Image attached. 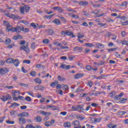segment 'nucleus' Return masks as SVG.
Instances as JSON below:
<instances>
[{
	"label": "nucleus",
	"mask_w": 128,
	"mask_h": 128,
	"mask_svg": "<svg viewBox=\"0 0 128 128\" xmlns=\"http://www.w3.org/2000/svg\"><path fill=\"white\" fill-rule=\"evenodd\" d=\"M20 50H24L26 54H30V48H28V43H26V45H22L20 46Z\"/></svg>",
	"instance_id": "nucleus-1"
},
{
	"label": "nucleus",
	"mask_w": 128,
	"mask_h": 128,
	"mask_svg": "<svg viewBox=\"0 0 128 128\" xmlns=\"http://www.w3.org/2000/svg\"><path fill=\"white\" fill-rule=\"evenodd\" d=\"M30 8L28 6H21L20 7V12L22 14H24V12L26 11V12H30Z\"/></svg>",
	"instance_id": "nucleus-2"
},
{
	"label": "nucleus",
	"mask_w": 128,
	"mask_h": 128,
	"mask_svg": "<svg viewBox=\"0 0 128 128\" xmlns=\"http://www.w3.org/2000/svg\"><path fill=\"white\" fill-rule=\"evenodd\" d=\"M0 100L4 102H6V100H12V96L10 94H6V96H2L0 98Z\"/></svg>",
	"instance_id": "nucleus-3"
},
{
	"label": "nucleus",
	"mask_w": 128,
	"mask_h": 128,
	"mask_svg": "<svg viewBox=\"0 0 128 128\" xmlns=\"http://www.w3.org/2000/svg\"><path fill=\"white\" fill-rule=\"evenodd\" d=\"M4 16H6L8 18H13V20H16V18H18V16L12 14L6 13Z\"/></svg>",
	"instance_id": "nucleus-4"
},
{
	"label": "nucleus",
	"mask_w": 128,
	"mask_h": 128,
	"mask_svg": "<svg viewBox=\"0 0 128 128\" xmlns=\"http://www.w3.org/2000/svg\"><path fill=\"white\" fill-rule=\"evenodd\" d=\"M72 126H74V128H80L82 126L80 124V122L78 120H75L72 122Z\"/></svg>",
	"instance_id": "nucleus-5"
},
{
	"label": "nucleus",
	"mask_w": 128,
	"mask_h": 128,
	"mask_svg": "<svg viewBox=\"0 0 128 128\" xmlns=\"http://www.w3.org/2000/svg\"><path fill=\"white\" fill-rule=\"evenodd\" d=\"M82 50H84L82 47L76 46L73 48V52H82Z\"/></svg>",
	"instance_id": "nucleus-6"
},
{
	"label": "nucleus",
	"mask_w": 128,
	"mask_h": 128,
	"mask_svg": "<svg viewBox=\"0 0 128 128\" xmlns=\"http://www.w3.org/2000/svg\"><path fill=\"white\" fill-rule=\"evenodd\" d=\"M7 72H8V68H0V74L4 75V74H6Z\"/></svg>",
	"instance_id": "nucleus-7"
},
{
	"label": "nucleus",
	"mask_w": 128,
	"mask_h": 128,
	"mask_svg": "<svg viewBox=\"0 0 128 128\" xmlns=\"http://www.w3.org/2000/svg\"><path fill=\"white\" fill-rule=\"evenodd\" d=\"M40 112L41 114H42V116H51L52 114V112H46L42 110H40Z\"/></svg>",
	"instance_id": "nucleus-8"
},
{
	"label": "nucleus",
	"mask_w": 128,
	"mask_h": 128,
	"mask_svg": "<svg viewBox=\"0 0 128 128\" xmlns=\"http://www.w3.org/2000/svg\"><path fill=\"white\" fill-rule=\"evenodd\" d=\"M18 116H21L22 118H24V116H28V113L24 112L19 114Z\"/></svg>",
	"instance_id": "nucleus-9"
},
{
	"label": "nucleus",
	"mask_w": 128,
	"mask_h": 128,
	"mask_svg": "<svg viewBox=\"0 0 128 128\" xmlns=\"http://www.w3.org/2000/svg\"><path fill=\"white\" fill-rule=\"evenodd\" d=\"M26 122V118H19V122L20 124H24Z\"/></svg>",
	"instance_id": "nucleus-10"
},
{
	"label": "nucleus",
	"mask_w": 128,
	"mask_h": 128,
	"mask_svg": "<svg viewBox=\"0 0 128 128\" xmlns=\"http://www.w3.org/2000/svg\"><path fill=\"white\" fill-rule=\"evenodd\" d=\"M60 68H64L65 70H70V65L62 64L60 66Z\"/></svg>",
	"instance_id": "nucleus-11"
},
{
	"label": "nucleus",
	"mask_w": 128,
	"mask_h": 128,
	"mask_svg": "<svg viewBox=\"0 0 128 128\" xmlns=\"http://www.w3.org/2000/svg\"><path fill=\"white\" fill-rule=\"evenodd\" d=\"M6 30L8 32H15L14 28H12V26L11 27L6 28Z\"/></svg>",
	"instance_id": "nucleus-12"
},
{
	"label": "nucleus",
	"mask_w": 128,
	"mask_h": 128,
	"mask_svg": "<svg viewBox=\"0 0 128 128\" xmlns=\"http://www.w3.org/2000/svg\"><path fill=\"white\" fill-rule=\"evenodd\" d=\"M52 10H58V12H64V10L58 7V6H55L54 7L52 8Z\"/></svg>",
	"instance_id": "nucleus-13"
},
{
	"label": "nucleus",
	"mask_w": 128,
	"mask_h": 128,
	"mask_svg": "<svg viewBox=\"0 0 128 128\" xmlns=\"http://www.w3.org/2000/svg\"><path fill=\"white\" fill-rule=\"evenodd\" d=\"M52 22L54 24H57V26H58V25L60 24H61L60 20H58V18L54 19L52 20Z\"/></svg>",
	"instance_id": "nucleus-14"
},
{
	"label": "nucleus",
	"mask_w": 128,
	"mask_h": 128,
	"mask_svg": "<svg viewBox=\"0 0 128 128\" xmlns=\"http://www.w3.org/2000/svg\"><path fill=\"white\" fill-rule=\"evenodd\" d=\"M42 120V118L41 116H37L34 118V120H36V122H40Z\"/></svg>",
	"instance_id": "nucleus-15"
},
{
	"label": "nucleus",
	"mask_w": 128,
	"mask_h": 128,
	"mask_svg": "<svg viewBox=\"0 0 128 128\" xmlns=\"http://www.w3.org/2000/svg\"><path fill=\"white\" fill-rule=\"evenodd\" d=\"M13 64L15 66H18V64H20V62L18 61V59H16L15 60H13Z\"/></svg>",
	"instance_id": "nucleus-16"
},
{
	"label": "nucleus",
	"mask_w": 128,
	"mask_h": 128,
	"mask_svg": "<svg viewBox=\"0 0 128 128\" xmlns=\"http://www.w3.org/2000/svg\"><path fill=\"white\" fill-rule=\"evenodd\" d=\"M3 24L4 26H6V28H11V26H10V22H8L6 21V20L3 21Z\"/></svg>",
	"instance_id": "nucleus-17"
},
{
	"label": "nucleus",
	"mask_w": 128,
	"mask_h": 128,
	"mask_svg": "<svg viewBox=\"0 0 128 128\" xmlns=\"http://www.w3.org/2000/svg\"><path fill=\"white\" fill-rule=\"evenodd\" d=\"M64 128H70V126H72V124L70 122H67L64 124Z\"/></svg>",
	"instance_id": "nucleus-18"
},
{
	"label": "nucleus",
	"mask_w": 128,
	"mask_h": 128,
	"mask_svg": "<svg viewBox=\"0 0 128 128\" xmlns=\"http://www.w3.org/2000/svg\"><path fill=\"white\" fill-rule=\"evenodd\" d=\"M34 82H35L36 84H42V80H40V78H34Z\"/></svg>",
	"instance_id": "nucleus-19"
},
{
	"label": "nucleus",
	"mask_w": 128,
	"mask_h": 128,
	"mask_svg": "<svg viewBox=\"0 0 128 128\" xmlns=\"http://www.w3.org/2000/svg\"><path fill=\"white\" fill-rule=\"evenodd\" d=\"M14 30H15V32H22V28H20V26H18L16 28H14Z\"/></svg>",
	"instance_id": "nucleus-20"
},
{
	"label": "nucleus",
	"mask_w": 128,
	"mask_h": 128,
	"mask_svg": "<svg viewBox=\"0 0 128 128\" xmlns=\"http://www.w3.org/2000/svg\"><path fill=\"white\" fill-rule=\"evenodd\" d=\"M96 48H104V45L100 43H96Z\"/></svg>",
	"instance_id": "nucleus-21"
},
{
	"label": "nucleus",
	"mask_w": 128,
	"mask_h": 128,
	"mask_svg": "<svg viewBox=\"0 0 128 128\" xmlns=\"http://www.w3.org/2000/svg\"><path fill=\"white\" fill-rule=\"evenodd\" d=\"M82 74H78L74 76V78L75 80H76L78 78H82Z\"/></svg>",
	"instance_id": "nucleus-22"
},
{
	"label": "nucleus",
	"mask_w": 128,
	"mask_h": 128,
	"mask_svg": "<svg viewBox=\"0 0 128 128\" xmlns=\"http://www.w3.org/2000/svg\"><path fill=\"white\" fill-rule=\"evenodd\" d=\"M84 37V35L82 33L79 32L78 33V40H80V38H82Z\"/></svg>",
	"instance_id": "nucleus-23"
},
{
	"label": "nucleus",
	"mask_w": 128,
	"mask_h": 128,
	"mask_svg": "<svg viewBox=\"0 0 128 128\" xmlns=\"http://www.w3.org/2000/svg\"><path fill=\"white\" fill-rule=\"evenodd\" d=\"M58 84V80H56L54 82H52V83H51L50 86H52V88H54V86H56Z\"/></svg>",
	"instance_id": "nucleus-24"
},
{
	"label": "nucleus",
	"mask_w": 128,
	"mask_h": 128,
	"mask_svg": "<svg viewBox=\"0 0 128 128\" xmlns=\"http://www.w3.org/2000/svg\"><path fill=\"white\" fill-rule=\"evenodd\" d=\"M7 64H13L14 58H9L6 60Z\"/></svg>",
	"instance_id": "nucleus-25"
},
{
	"label": "nucleus",
	"mask_w": 128,
	"mask_h": 128,
	"mask_svg": "<svg viewBox=\"0 0 128 128\" xmlns=\"http://www.w3.org/2000/svg\"><path fill=\"white\" fill-rule=\"evenodd\" d=\"M79 4H80V6H88V2H79Z\"/></svg>",
	"instance_id": "nucleus-26"
},
{
	"label": "nucleus",
	"mask_w": 128,
	"mask_h": 128,
	"mask_svg": "<svg viewBox=\"0 0 128 128\" xmlns=\"http://www.w3.org/2000/svg\"><path fill=\"white\" fill-rule=\"evenodd\" d=\"M12 42V40H10V38H8L6 40V41L4 42L5 44H10Z\"/></svg>",
	"instance_id": "nucleus-27"
},
{
	"label": "nucleus",
	"mask_w": 128,
	"mask_h": 128,
	"mask_svg": "<svg viewBox=\"0 0 128 128\" xmlns=\"http://www.w3.org/2000/svg\"><path fill=\"white\" fill-rule=\"evenodd\" d=\"M36 67H37L38 68H45L44 66L42 64H37Z\"/></svg>",
	"instance_id": "nucleus-28"
},
{
	"label": "nucleus",
	"mask_w": 128,
	"mask_h": 128,
	"mask_svg": "<svg viewBox=\"0 0 128 128\" xmlns=\"http://www.w3.org/2000/svg\"><path fill=\"white\" fill-rule=\"evenodd\" d=\"M78 108H80V106H73L72 107V110H74V112H76V110H78Z\"/></svg>",
	"instance_id": "nucleus-29"
},
{
	"label": "nucleus",
	"mask_w": 128,
	"mask_h": 128,
	"mask_svg": "<svg viewBox=\"0 0 128 128\" xmlns=\"http://www.w3.org/2000/svg\"><path fill=\"white\" fill-rule=\"evenodd\" d=\"M84 46H88V48H94V44L92 43H86L84 44Z\"/></svg>",
	"instance_id": "nucleus-30"
},
{
	"label": "nucleus",
	"mask_w": 128,
	"mask_h": 128,
	"mask_svg": "<svg viewBox=\"0 0 128 128\" xmlns=\"http://www.w3.org/2000/svg\"><path fill=\"white\" fill-rule=\"evenodd\" d=\"M54 46H60H60H62V43L58 42H54Z\"/></svg>",
	"instance_id": "nucleus-31"
},
{
	"label": "nucleus",
	"mask_w": 128,
	"mask_h": 128,
	"mask_svg": "<svg viewBox=\"0 0 128 128\" xmlns=\"http://www.w3.org/2000/svg\"><path fill=\"white\" fill-rule=\"evenodd\" d=\"M58 78L60 82H64V80H66V78L61 77L60 75L58 76Z\"/></svg>",
	"instance_id": "nucleus-32"
},
{
	"label": "nucleus",
	"mask_w": 128,
	"mask_h": 128,
	"mask_svg": "<svg viewBox=\"0 0 128 128\" xmlns=\"http://www.w3.org/2000/svg\"><path fill=\"white\" fill-rule=\"evenodd\" d=\"M21 30L22 32H28L29 29H28V28H24V27H22V28H21Z\"/></svg>",
	"instance_id": "nucleus-33"
},
{
	"label": "nucleus",
	"mask_w": 128,
	"mask_h": 128,
	"mask_svg": "<svg viewBox=\"0 0 128 128\" xmlns=\"http://www.w3.org/2000/svg\"><path fill=\"white\" fill-rule=\"evenodd\" d=\"M62 88L64 90H66L68 88V85L62 84Z\"/></svg>",
	"instance_id": "nucleus-34"
},
{
	"label": "nucleus",
	"mask_w": 128,
	"mask_h": 128,
	"mask_svg": "<svg viewBox=\"0 0 128 128\" xmlns=\"http://www.w3.org/2000/svg\"><path fill=\"white\" fill-rule=\"evenodd\" d=\"M13 106H20V104L16 102L12 103L10 106V108H12Z\"/></svg>",
	"instance_id": "nucleus-35"
},
{
	"label": "nucleus",
	"mask_w": 128,
	"mask_h": 128,
	"mask_svg": "<svg viewBox=\"0 0 128 128\" xmlns=\"http://www.w3.org/2000/svg\"><path fill=\"white\" fill-rule=\"evenodd\" d=\"M54 34V30L52 29H50L48 30V34L52 36Z\"/></svg>",
	"instance_id": "nucleus-36"
},
{
	"label": "nucleus",
	"mask_w": 128,
	"mask_h": 128,
	"mask_svg": "<svg viewBox=\"0 0 128 128\" xmlns=\"http://www.w3.org/2000/svg\"><path fill=\"white\" fill-rule=\"evenodd\" d=\"M102 120V118H94V122H100Z\"/></svg>",
	"instance_id": "nucleus-37"
},
{
	"label": "nucleus",
	"mask_w": 128,
	"mask_h": 128,
	"mask_svg": "<svg viewBox=\"0 0 128 128\" xmlns=\"http://www.w3.org/2000/svg\"><path fill=\"white\" fill-rule=\"evenodd\" d=\"M42 42L46 44H50V40L48 39H44L43 40Z\"/></svg>",
	"instance_id": "nucleus-38"
},
{
	"label": "nucleus",
	"mask_w": 128,
	"mask_h": 128,
	"mask_svg": "<svg viewBox=\"0 0 128 128\" xmlns=\"http://www.w3.org/2000/svg\"><path fill=\"white\" fill-rule=\"evenodd\" d=\"M77 118H78V120H84V117L82 116L78 115L77 116Z\"/></svg>",
	"instance_id": "nucleus-39"
},
{
	"label": "nucleus",
	"mask_w": 128,
	"mask_h": 128,
	"mask_svg": "<svg viewBox=\"0 0 128 128\" xmlns=\"http://www.w3.org/2000/svg\"><path fill=\"white\" fill-rule=\"evenodd\" d=\"M26 92L27 94H29V96H32V98H34V92H32L29 91L27 92Z\"/></svg>",
	"instance_id": "nucleus-40"
},
{
	"label": "nucleus",
	"mask_w": 128,
	"mask_h": 128,
	"mask_svg": "<svg viewBox=\"0 0 128 128\" xmlns=\"http://www.w3.org/2000/svg\"><path fill=\"white\" fill-rule=\"evenodd\" d=\"M26 128H36L32 124H28L26 126Z\"/></svg>",
	"instance_id": "nucleus-41"
},
{
	"label": "nucleus",
	"mask_w": 128,
	"mask_h": 128,
	"mask_svg": "<svg viewBox=\"0 0 128 128\" xmlns=\"http://www.w3.org/2000/svg\"><path fill=\"white\" fill-rule=\"evenodd\" d=\"M116 125H114L112 124H110L108 125V128H116Z\"/></svg>",
	"instance_id": "nucleus-42"
},
{
	"label": "nucleus",
	"mask_w": 128,
	"mask_h": 128,
	"mask_svg": "<svg viewBox=\"0 0 128 128\" xmlns=\"http://www.w3.org/2000/svg\"><path fill=\"white\" fill-rule=\"evenodd\" d=\"M24 100L26 102H32V98L28 96H26Z\"/></svg>",
	"instance_id": "nucleus-43"
},
{
	"label": "nucleus",
	"mask_w": 128,
	"mask_h": 128,
	"mask_svg": "<svg viewBox=\"0 0 128 128\" xmlns=\"http://www.w3.org/2000/svg\"><path fill=\"white\" fill-rule=\"evenodd\" d=\"M6 124H14V121H10V120H8L6 122Z\"/></svg>",
	"instance_id": "nucleus-44"
},
{
	"label": "nucleus",
	"mask_w": 128,
	"mask_h": 128,
	"mask_svg": "<svg viewBox=\"0 0 128 128\" xmlns=\"http://www.w3.org/2000/svg\"><path fill=\"white\" fill-rule=\"evenodd\" d=\"M20 38V36L16 35L13 37V40H18V38Z\"/></svg>",
	"instance_id": "nucleus-45"
},
{
	"label": "nucleus",
	"mask_w": 128,
	"mask_h": 128,
	"mask_svg": "<svg viewBox=\"0 0 128 128\" xmlns=\"http://www.w3.org/2000/svg\"><path fill=\"white\" fill-rule=\"evenodd\" d=\"M21 22L22 24H25L26 26H28V22L26 21V20H21Z\"/></svg>",
	"instance_id": "nucleus-46"
},
{
	"label": "nucleus",
	"mask_w": 128,
	"mask_h": 128,
	"mask_svg": "<svg viewBox=\"0 0 128 128\" xmlns=\"http://www.w3.org/2000/svg\"><path fill=\"white\" fill-rule=\"evenodd\" d=\"M126 100H128L127 98H123L120 100V102H122V104H124V102H126Z\"/></svg>",
	"instance_id": "nucleus-47"
},
{
	"label": "nucleus",
	"mask_w": 128,
	"mask_h": 128,
	"mask_svg": "<svg viewBox=\"0 0 128 128\" xmlns=\"http://www.w3.org/2000/svg\"><path fill=\"white\" fill-rule=\"evenodd\" d=\"M66 34L67 36H72V38H74V34H72V32L70 31H66Z\"/></svg>",
	"instance_id": "nucleus-48"
},
{
	"label": "nucleus",
	"mask_w": 128,
	"mask_h": 128,
	"mask_svg": "<svg viewBox=\"0 0 128 128\" xmlns=\"http://www.w3.org/2000/svg\"><path fill=\"white\" fill-rule=\"evenodd\" d=\"M106 76H104V74H102V75H101L100 76H98V77L97 78H98V80H102V78H106Z\"/></svg>",
	"instance_id": "nucleus-49"
},
{
	"label": "nucleus",
	"mask_w": 128,
	"mask_h": 128,
	"mask_svg": "<svg viewBox=\"0 0 128 128\" xmlns=\"http://www.w3.org/2000/svg\"><path fill=\"white\" fill-rule=\"evenodd\" d=\"M23 64H30V60H24L23 61Z\"/></svg>",
	"instance_id": "nucleus-50"
},
{
	"label": "nucleus",
	"mask_w": 128,
	"mask_h": 128,
	"mask_svg": "<svg viewBox=\"0 0 128 128\" xmlns=\"http://www.w3.org/2000/svg\"><path fill=\"white\" fill-rule=\"evenodd\" d=\"M30 76H36V73L34 71H32L30 73Z\"/></svg>",
	"instance_id": "nucleus-51"
},
{
	"label": "nucleus",
	"mask_w": 128,
	"mask_h": 128,
	"mask_svg": "<svg viewBox=\"0 0 128 128\" xmlns=\"http://www.w3.org/2000/svg\"><path fill=\"white\" fill-rule=\"evenodd\" d=\"M20 86H24V88H28V84L24 83H20Z\"/></svg>",
	"instance_id": "nucleus-52"
},
{
	"label": "nucleus",
	"mask_w": 128,
	"mask_h": 128,
	"mask_svg": "<svg viewBox=\"0 0 128 128\" xmlns=\"http://www.w3.org/2000/svg\"><path fill=\"white\" fill-rule=\"evenodd\" d=\"M106 36H107L108 38H110V36H112V33L107 32H106V34H105Z\"/></svg>",
	"instance_id": "nucleus-53"
},
{
	"label": "nucleus",
	"mask_w": 128,
	"mask_h": 128,
	"mask_svg": "<svg viewBox=\"0 0 128 128\" xmlns=\"http://www.w3.org/2000/svg\"><path fill=\"white\" fill-rule=\"evenodd\" d=\"M128 6V2L126 1L122 2L121 6Z\"/></svg>",
	"instance_id": "nucleus-54"
},
{
	"label": "nucleus",
	"mask_w": 128,
	"mask_h": 128,
	"mask_svg": "<svg viewBox=\"0 0 128 128\" xmlns=\"http://www.w3.org/2000/svg\"><path fill=\"white\" fill-rule=\"evenodd\" d=\"M44 126H51L50 122H45Z\"/></svg>",
	"instance_id": "nucleus-55"
},
{
	"label": "nucleus",
	"mask_w": 128,
	"mask_h": 128,
	"mask_svg": "<svg viewBox=\"0 0 128 128\" xmlns=\"http://www.w3.org/2000/svg\"><path fill=\"white\" fill-rule=\"evenodd\" d=\"M82 90H82V88H79L76 89V92H82Z\"/></svg>",
	"instance_id": "nucleus-56"
},
{
	"label": "nucleus",
	"mask_w": 128,
	"mask_h": 128,
	"mask_svg": "<svg viewBox=\"0 0 128 128\" xmlns=\"http://www.w3.org/2000/svg\"><path fill=\"white\" fill-rule=\"evenodd\" d=\"M30 26L34 28H38V26H36L34 23H31Z\"/></svg>",
	"instance_id": "nucleus-57"
},
{
	"label": "nucleus",
	"mask_w": 128,
	"mask_h": 128,
	"mask_svg": "<svg viewBox=\"0 0 128 128\" xmlns=\"http://www.w3.org/2000/svg\"><path fill=\"white\" fill-rule=\"evenodd\" d=\"M86 68L87 70H92V66H86Z\"/></svg>",
	"instance_id": "nucleus-58"
},
{
	"label": "nucleus",
	"mask_w": 128,
	"mask_h": 128,
	"mask_svg": "<svg viewBox=\"0 0 128 128\" xmlns=\"http://www.w3.org/2000/svg\"><path fill=\"white\" fill-rule=\"evenodd\" d=\"M100 12V10H95L94 12H92V14H98Z\"/></svg>",
	"instance_id": "nucleus-59"
},
{
	"label": "nucleus",
	"mask_w": 128,
	"mask_h": 128,
	"mask_svg": "<svg viewBox=\"0 0 128 128\" xmlns=\"http://www.w3.org/2000/svg\"><path fill=\"white\" fill-rule=\"evenodd\" d=\"M121 44H126V46H127L128 40L121 41Z\"/></svg>",
	"instance_id": "nucleus-60"
},
{
	"label": "nucleus",
	"mask_w": 128,
	"mask_h": 128,
	"mask_svg": "<svg viewBox=\"0 0 128 128\" xmlns=\"http://www.w3.org/2000/svg\"><path fill=\"white\" fill-rule=\"evenodd\" d=\"M52 110H58V107H56V106H52Z\"/></svg>",
	"instance_id": "nucleus-61"
},
{
	"label": "nucleus",
	"mask_w": 128,
	"mask_h": 128,
	"mask_svg": "<svg viewBox=\"0 0 128 128\" xmlns=\"http://www.w3.org/2000/svg\"><path fill=\"white\" fill-rule=\"evenodd\" d=\"M78 66H80V68H82L84 66V64L80 62H78L77 64Z\"/></svg>",
	"instance_id": "nucleus-62"
},
{
	"label": "nucleus",
	"mask_w": 128,
	"mask_h": 128,
	"mask_svg": "<svg viewBox=\"0 0 128 128\" xmlns=\"http://www.w3.org/2000/svg\"><path fill=\"white\" fill-rule=\"evenodd\" d=\"M31 48H32L33 50H34V48H36V43L33 42L32 44Z\"/></svg>",
	"instance_id": "nucleus-63"
},
{
	"label": "nucleus",
	"mask_w": 128,
	"mask_h": 128,
	"mask_svg": "<svg viewBox=\"0 0 128 128\" xmlns=\"http://www.w3.org/2000/svg\"><path fill=\"white\" fill-rule=\"evenodd\" d=\"M122 26H128V21L125 22H122Z\"/></svg>",
	"instance_id": "nucleus-64"
}]
</instances>
